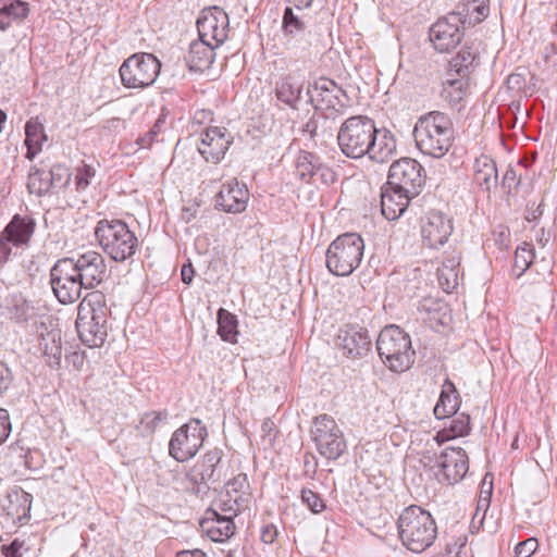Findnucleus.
I'll use <instances>...</instances> for the list:
<instances>
[{
    "mask_svg": "<svg viewBox=\"0 0 557 557\" xmlns=\"http://www.w3.org/2000/svg\"><path fill=\"white\" fill-rule=\"evenodd\" d=\"M453 233V223L442 212H430L421 221L422 242L429 248L443 246Z\"/></svg>",
    "mask_w": 557,
    "mask_h": 557,
    "instance_id": "aec40b11",
    "label": "nucleus"
},
{
    "mask_svg": "<svg viewBox=\"0 0 557 557\" xmlns=\"http://www.w3.org/2000/svg\"><path fill=\"white\" fill-rule=\"evenodd\" d=\"M442 309V302L433 298H424L420 301L418 310L420 313L434 314Z\"/></svg>",
    "mask_w": 557,
    "mask_h": 557,
    "instance_id": "6e6d98bb",
    "label": "nucleus"
},
{
    "mask_svg": "<svg viewBox=\"0 0 557 557\" xmlns=\"http://www.w3.org/2000/svg\"><path fill=\"white\" fill-rule=\"evenodd\" d=\"M248 482L246 474H238L233 480L228 481L225 486V497L237 498L238 502L247 506L248 502Z\"/></svg>",
    "mask_w": 557,
    "mask_h": 557,
    "instance_id": "ea45409f",
    "label": "nucleus"
},
{
    "mask_svg": "<svg viewBox=\"0 0 557 557\" xmlns=\"http://www.w3.org/2000/svg\"><path fill=\"white\" fill-rule=\"evenodd\" d=\"M45 320H49V318L41 317L40 321L35 322L36 333L40 338V346H44L45 349H48L47 338L45 337V332H47L48 337H50L53 342L55 341L57 333L48 332L47 323Z\"/></svg>",
    "mask_w": 557,
    "mask_h": 557,
    "instance_id": "603ef678",
    "label": "nucleus"
},
{
    "mask_svg": "<svg viewBox=\"0 0 557 557\" xmlns=\"http://www.w3.org/2000/svg\"><path fill=\"white\" fill-rule=\"evenodd\" d=\"M474 184L485 193L497 187L498 173L495 161L485 154L478 157L473 164Z\"/></svg>",
    "mask_w": 557,
    "mask_h": 557,
    "instance_id": "393cba45",
    "label": "nucleus"
},
{
    "mask_svg": "<svg viewBox=\"0 0 557 557\" xmlns=\"http://www.w3.org/2000/svg\"><path fill=\"white\" fill-rule=\"evenodd\" d=\"M277 529L273 524H267L261 530V541L265 544H272L277 537Z\"/></svg>",
    "mask_w": 557,
    "mask_h": 557,
    "instance_id": "052dcab7",
    "label": "nucleus"
},
{
    "mask_svg": "<svg viewBox=\"0 0 557 557\" xmlns=\"http://www.w3.org/2000/svg\"><path fill=\"white\" fill-rule=\"evenodd\" d=\"M396 151V140L393 134L386 129L379 131L370 138L368 156L372 161L384 163Z\"/></svg>",
    "mask_w": 557,
    "mask_h": 557,
    "instance_id": "c85d7f7f",
    "label": "nucleus"
},
{
    "mask_svg": "<svg viewBox=\"0 0 557 557\" xmlns=\"http://www.w3.org/2000/svg\"><path fill=\"white\" fill-rule=\"evenodd\" d=\"M74 262L73 270L76 275H72V283L79 282L81 286L92 288L96 284L100 283L101 274L103 272V258L100 253L94 250L77 253V258L72 257Z\"/></svg>",
    "mask_w": 557,
    "mask_h": 557,
    "instance_id": "a211bd4d",
    "label": "nucleus"
},
{
    "mask_svg": "<svg viewBox=\"0 0 557 557\" xmlns=\"http://www.w3.org/2000/svg\"><path fill=\"white\" fill-rule=\"evenodd\" d=\"M534 259V252L532 245L524 243L522 246L517 247L515 252V270L518 271V275L524 273L532 264Z\"/></svg>",
    "mask_w": 557,
    "mask_h": 557,
    "instance_id": "a19ab883",
    "label": "nucleus"
},
{
    "mask_svg": "<svg viewBox=\"0 0 557 557\" xmlns=\"http://www.w3.org/2000/svg\"><path fill=\"white\" fill-rule=\"evenodd\" d=\"M543 213L542 205L540 203L534 210L529 211L525 216L528 221H535Z\"/></svg>",
    "mask_w": 557,
    "mask_h": 557,
    "instance_id": "338daca9",
    "label": "nucleus"
},
{
    "mask_svg": "<svg viewBox=\"0 0 557 557\" xmlns=\"http://www.w3.org/2000/svg\"><path fill=\"white\" fill-rule=\"evenodd\" d=\"M443 95L449 102L458 103L465 95L462 81H447V84L444 86Z\"/></svg>",
    "mask_w": 557,
    "mask_h": 557,
    "instance_id": "09e8293b",
    "label": "nucleus"
},
{
    "mask_svg": "<svg viewBox=\"0 0 557 557\" xmlns=\"http://www.w3.org/2000/svg\"><path fill=\"white\" fill-rule=\"evenodd\" d=\"M283 28L286 34L296 35L305 29L304 21L287 7L283 15Z\"/></svg>",
    "mask_w": 557,
    "mask_h": 557,
    "instance_id": "c03bdc74",
    "label": "nucleus"
},
{
    "mask_svg": "<svg viewBox=\"0 0 557 557\" xmlns=\"http://www.w3.org/2000/svg\"><path fill=\"white\" fill-rule=\"evenodd\" d=\"M11 432V422L8 410L0 408V445L8 438Z\"/></svg>",
    "mask_w": 557,
    "mask_h": 557,
    "instance_id": "5fc2aeb1",
    "label": "nucleus"
},
{
    "mask_svg": "<svg viewBox=\"0 0 557 557\" xmlns=\"http://www.w3.org/2000/svg\"><path fill=\"white\" fill-rule=\"evenodd\" d=\"M95 176V170L90 165L83 164L76 169L75 185L78 191H83Z\"/></svg>",
    "mask_w": 557,
    "mask_h": 557,
    "instance_id": "8fccbe9b",
    "label": "nucleus"
},
{
    "mask_svg": "<svg viewBox=\"0 0 557 557\" xmlns=\"http://www.w3.org/2000/svg\"><path fill=\"white\" fill-rule=\"evenodd\" d=\"M218 46L202 39L193 41L189 45L188 54L185 57L190 71L205 72L209 70L214 61V49Z\"/></svg>",
    "mask_w": 557,
    "mask_h": 557,
    "instance_id": "a878e982",
    "label": "nucleus"
},
{
    "mask_svg": "<svg viewBox=\"0 0 557 557\" xmlns=\"http://www.w3.org/2000/svg\"><path fill=\"white\" fill-rule=\"evenodd\" d=\"M459 276L460 255L456 251L446 253L437 270L440 286L444 292L450 293L458 286Z\"/></svg>",
    "mask_w": 557,
    "mask_h": 557,
    "instance_id": "cd10ccee",
    "label": "nucleus"
},
{
    "mask_svg": "<svg viewBox=\"0 0 557 557\" xmlns=\"http://www.w3.org/2000/svg\"><path fill=\"white\" fill-rule=\"evenodd\" d=\"M194 269L191 264H184L181 269L182 281L185 284H190L194 277Z\"/></svg>",
    "mask_w": 557,
    "mask_h": 557,
    "instance_id": "0e129e2a",
    "label": "nucleus"
},
{
    "mask_svg": "<svg viewBox=\"0 0 557 557\" xmlns=\"http://www.w3.org/2000/svg\"><path fill=\"white\" fill-rule=\"evenodd\" d=\"M13 375L11 370L0 360V395H2L12 384Z\"/></svg>",
    "mask_w": 557,
    "mask_h": 557,
    "instance_id": "864d4df0",
    "label": "nucleus"
},
{
    "mask_svg": "<svg viewBox=\"0 0 557 557\" xmlns=\"http://www.w3.org/2000/svg\"><path fill=\"white\" fill-rule=\"evenodd\" d=\"M503 188L510 194L513 188L519 185V180L517 178V173L512 168H509L503 177Z\"/></svg>",
    "mask_w": 557,
    "mask_h": 557,
    "instance_id": "13d9d810",
    "label": "nucleus"
},
{
    "mask_svg": "<svg viewBox=\"0 0 557 557\" xmlns=\"http://www.w3.org/2000/svg\"><path fill=\"white\" fill-rule=\"evenodd\" d=\"M232 140L225 128L212 126L201 134L199 153L207 162L219 163L225 156Z\"/></svg>",
    "mask_w": 557,
    "mask_h": 557,
    "instance_id": "412c9836",
    "label": "nucleus"
},
{
    "mask_svg": "<svg viewBox=\"0 0 557 557\" xmlns=\"http://www.w3.org/2000/svg\"><path fill=\"white\" fill-rule=\"evenodd\" d=\"M311 437L319 454L329 460L338 459L347 448L343 431L334 418L325 413L314 418Z\"/></svg>",
    "mask_w": 557,
    "mask_h": 557,
    "instance_id": "0eeeda50",
    "label": "nucleus"
},
{
    "mask_svg": "<svg viewBox=\"0 0 557 557\" xmlns=\"http://www.w3.org/2000/svg\"><path fill=\"white\" fill-rule=\"evenodd\" d=\"M463 25L465 21L460 13L451 12L438 18L429 30L430 41L434 49L445 53L456 48L465 35Z\"/></svg>",
    "mask_w": 557,
    "mask_h": 557,
    "instance_id": "9b49d317",
    "label": "nucleus"
},
{
    "mask_svg": "<svg viewBox=\"0 0 557 557\" xmlns=\"http://www.w3.org/2000/svg\"><path fill=\"white\" fill-rule=\"evenodd\" d=\"M29 494L26 492L15 493L9 496V505L7 506L8 516L12 519H18L27 516L30 509Z\"/></svg>",
    "mask_w": 557,
    "mask_h": 557,
    "instance_id": "58836bf2",
    "label": "nucleus"
},
{
    "mask_svg": "<svg viewBox=\"0 0 557 557\" xmlns=\"http://www.w3.org/2000/svg\"><path fill=\"white\" fill-rule=\"evenodd\" d=\"M289 1L298 10L308 8L312 3V0H289Z\"/></svg>",
    "mask_w": 557,
    "mask_h": 557,
    "instance_id": "774afa93",
    "label": "nucleus"
},
{
    "mask_svg": "<svg viewBox=\"0 0 557 557\" xmlns=\"http://www.w3.org/2000/svg\"><path fill=\"white\" fill-rule=\"evenodd\" d=\"M386 183L404 193L419 195L425 183L424 169L414 159L401 158L389 166Z\"/></svg>",
    "mask_w": 557,
    "mask_h": 557,
    "instance_id": "f8f14e48",
    "label": "nucleus"
},
{
    "mask_svg": "<svg viewBox=\"0 0 557 557\" xmlns=\"http://www.w3.org/2000/svg\"><path fill=\"white\" fill-rule=\"evenodd\" d=\"M60 169V166L52 169L50 173H45L39 170L30 172L27 182L29 193L37 196H41L47 193L50 187L61 181L62 175L55 173V171Z\"/></svg>",
    "mask_w": 557,
    "mask_h": 557,
    "instance_id": "f704fd0d",
    "label": "nucleus"
},
{
    "mask_svg": "<svg viewBox=\"0 0 557 557\" xmlns=\"http://www.w3.org/2000/svg\"><path fill=\"white\" fill-rule=\"evenodd\" d=\"M222 450L214 448L209 450L188 471L187 479L195 485L196 494L205 493L211 484L219 482L223 476Z\"/></svg>",
    "mask_w": 557,
    "mask_h": 557,
    "instance_id": "ddd939ff",
    "label": "nucleus"
},
{
    "mask_svg": "<svg viewBox=\"0 0 557 557\" xmlns=\"http://www.w3.org/2000/svg\"><path fill=\"white\" fill-rule=\"evenodd\" d=\"M50 283L54 296L62 305L70 304V259L57 261L50 271Z\"/></svg>",
    "mask_w": 557,
    "mask_h": 557,
    "instance_id": "bb28decb",
    "label": "nucleus"
},
{
    "mask_svg": "<svg viewBox=\"0 0 557 557\" xmlns=\"http://www.w3.org/2000/svg\"><path fill=\"white\" fill-rule=\"evenodd\" d=\"M301 500L313 513H320L325 509L322 497L310 488L301 491Z\"/></svg>",
    "mask_w": 557,
    "mask_h": 557,
    "instance_id": "de8ad7c7",
    "label": "nucleus"
},
{
    "mask_svg": "<svg viewBox=\"0 0 557 557\" xmlns=\"http://www.w3.org/2000/svg\"><path fill=\"white\" fill-rule=\"evenodd\" d=\"M236 497H239L238 495ZM246 505L238 502V498L225 497V494L221 497V499L216 503L218 511H220L223 516H231L234 518L240 512Z\"/></svg>",
    "mask_w": 557,
    "mask_h": 557,
    "instance_id": "a18cd8bd",
    "label": "nucleus"
},
{
    "mask_svg": "<svg viewBox=\"0 0 557 557\" xmlns=\"http://www.w3.org/2000/svg\"><path fill=\"white\" fill-rule=\"evenodd\" d=\"M25 135V145L27 148L26 157L32 160L42 150V145L48 138L45 134L44 125L37 117H32L27 121Z\"/></svg>",
    "mask_w": 557,
    "mask_h": 557,
    "instance_id": "72a5a7b5",
    "label": "nucleus"
},
{
    "mask_svg": "<svg viewBox=\"0 0 557 557\" xmlns=\"http://www.w3.org/2000/svg\"><path fill=\"white\" fill-rule=\"evenodd\" d=\"M331 91H333L334 99L336 104L344 106L342 97L347 98L346 91L338 86L333 79H331Z\"/></svg>",
    "mask_w": 557,
    "mask_h": 557,
    "instance_id": "680f3d73",
    "label": "nucleus"
},
{
    "mask_svg": "<svg viewBox=\"0 0 557 557\" xmlns=\"http://www.w3.org/2000/svg\"><path fill=\"white\" fill-rule=\"evenodd\" d=\"M82 228H87L98 239L103 251L114 261H125L133 257L138 248V239L122 220H101L96 226L88 213L82 219Z\"/></svg>",
    "mask_w": 557,
    "mask_h": 557,
    "instance_id": "f257e3e1",
    "label": "nucleus"
},
{
    "mask_svg": "<svg viewBox=\"0 0 557 557\" xmlns=\"http://www.w3.org/2000/svg\"><path fill=\"white\" fill-rule=\"evenodd\" d=\"M1 550L5 557H23L30 550V544L26 539L15 537L9 545H3Z\"/></svg>",
    "mask_w": 557,
    "mask_h": 557,
    "instance_id": "49530a36",
    "label": "nucleus"
},
{
    "mask_svg": "<svg viewBox=\"0 0 557 557\" xmlns=\"http://www.w3.org/2000/svg\"><path fill=\"white\" fill-rule=\"evenodd\" d=\"M479 59V50L474 44L466 42L450 61V69L458 75L465 76L469 69Z\"/></svg>",
    "mask_w": 557,
    "mask_h": 557,
    "instance_id": "c9c22d12",
    "label": "nucleus"
},
{
    "mask_svg": "<svg viewBox=\"0 0 557 557\" xmlns=\"http://www.w3.org/2000/svg\"><path fill=\"white\" fill-rule=\"evenodd\" d=\"M218 333L223 341L235 342L237 335V320L236 317L227 310L221 308L218 311Z\"/></svg>",
    "mask_w": 557,
    "mask_h": 557,
    "instance_id": "4c0bfd02",
    "label": "nucleus"
},
{
    "mask_svg": "<svg viewBox=\"0 0 557 557\" xmlns=\"http://www.w3.org/2000/svg\"><path fill=\"white\" fill-rule=\"evenodd\" d=\"M12 319L16 322H26L34 317V307L24 298H15L11 307Z\"/></svg>",
    "mask_w": 557,
    "mask_h": 557,
    "instance_id": "37998d69",
    "label": "nucleus"
},
{
    "mask_svg": "<svg viewBox=\"0 0 557 557\" xmlns=\"http://www.w3.org/2000/svg\"><path fill=\"white\" fill-rule=\"evenodd\" d=\"M249 200V191L245 184L233 180L224 184L216 196V206L230 213L243 212Z\"/></svg>",
    "mask_w": 557,
    "mask_h": 557,
    "instance_id": "4be33fe9",
    "label": "nucleus"
},
{
    "mask_svg": "<svg viewBox=\"0 0 557 557\" xmlns=\"http://www.w3.org/2000/svg\"><path fill=\"white\" fill-rule=\"evenodd\" d=\"M416 195L404 193L403 189L386 183L381 193V210L387 220L398 219L407 209L410 199Z\"/></svg>",
    "mask_w": 557,
    "mask_h": 557,
    "instance_id": "b1692460",
    "label": "nucleus"
},
{
    "mask_svg": "<svg viewBox=\"0 0 557 557\" xmlns=\"http://www.w3.org/2000/svg\"><path fill=\"white\" fill-rule=\"evenodd\" d=\"M207 436V428L199 419L193 418L173 433L169 454L176 461L185 462L196 456Z\"/></svg>",
    "mask_w": 557,
    "mask_h": 557,
    "instance_id": "1a4fd4ad",
    "label": "nucleus"
},
{
    "mask_svg": "<svg viewBox=\"0 0 557 557\" xmlns=\"http://www.w3.org/2000/svg\"><path fill=\"white\" fill-rule=\"evenodd\" d=\"M35 223L28 216L15 215L0 236V264L5 263L11 255V244H27L34 233Z\"/></svg>",
    "mask_w": 557,
    "mask_h": 557,
    "instance_id": "f3484780",
    "label": "nucleus"
},
{
    "mask_svg": "<svg viewBox=\"0 0 557 557\" xmlns=\"http://www.w3.org/2000/svg\"><path fill=\"white\" fill-rule=\"evenodd\" d=\"M302 91V83L295 76L287 74L275 83L276 98L290 108H296Z\"/></svg>",
    "mask_w": 557,
    "mask_h": 557,
    "instance_id": "7c9ffc66",
    "label": "nucleus"
},
{
    "mask_svg": "<svg viewBox=\"0 0 557 557\" xmlns=\"http://www.w3.org/2000/svg\"><path fill=\"white\" fill-rule=\"evenodd\" d=\"M168 419L166 411H150L143 414L137 429L145 434H152L161 422Z\"/></svg>",
    "mask_w": 557,
    "mask_h": 557,
    "instance_id": "79ce46f5",
    "label": "nucleus"
},
{
    "mask_svg": "<svg viewBox=\"0 0 557 557\" xmlns=\"http://www.w3.org/2000/svg\"><path fill=\"white\" fill-rule=\"evenodd\" d=\"M161 69L160 61L152 53H135L120 66V76L126 88H146L151 86Z\"/></svg>",
    "mask_w": 557,
    "mask_h": 557,
    "instance_id": "6e6552de",
    "label": "nucleus"
},
{
    "mask_svg": "<svg viewBox=\"0 0 557 557\" xmlns=\"http://www.w3.org/2000/svg\"><path fill=\"white\" fill-rule=\"evenodd\" d=\"M104 323L103 315L97 312L89 301L83 300L79 304L75 329L83 344L90 348L100 347L107 336Z\"/></svg>",
    "mask_w": 557,
    "mask_h": 557,
    "instance_id": "9d476101",
    "label": "nucleus"
},
{
    "mask_svg": "<svg viewBox=\"0 0 557 557\" xmlns=\"http://www.w3.org/2000/svg\"><path fill=\"white\" fill-rule=\"evenodd\" d=\"M377 133L375 122L367 115L346 119L337 132V144L344 156L350 159L363 158L370 146V138Z\"/></svg>",
    "mask_w": 557,
    "mask_h": 557,
    "instance_id": "423d86ee",
    "label": "nucleus"
},
{
    "mask_svg": "<svg viewBox=\"0 0 557 557\" xmlns=\"http://www.w3.org/2000/svg\"><path fill=\"white\" fill-rule=\"evenodd\" d=\"M177 557H207L200 549L183 550L177 554Z\"/></svg>",
    "mask_w": 557,
    "mask_h": 557,
    "instance_id": "69168bd1",
    "label": "nucleus"
},
{
    "mask_svg": "<svg viewBox=\"0 0 557 557\" xmlns=\"http://www.w3.org/2000/svg\"><path fill=\"white\" fill-rule=\"evenodd\" d=\"M470 431V417L466 413H460L451 419L448 428H445L437 433L441 441H448L454 437L465 436Z\"/></svg>",
    "mask_w": 557,
    "mask_h": 557,
    "instance_id": "e433bc0d",
    "label": "nucleus"
},
{
    "mask_svg": "<svg viewBox=\"0 0 557 557\" xmlns=\"http://www.w3.org/2000/svg\"><path fill=\"white\" fill-rule=\"evenodd\" d=\"M550 32L556 37V40L553 41L549 46H547L545 48L544 58L546 61L557 54V0H556L555 22L550 27Z\"/></svg>",
    "mask_w": 557,
    "mask_h": 557,
    "instance_id": "bf43d9fd",
    "label": "nucleus"
},
{
    "mask_svg": "<svg viewBox=\"0 0 557 557\" xmlns=\"http://www.w3.org/2000/svg\"><path fill=\"white\" fill-rule=\"evenodd\" d=\"M376 349L384 364L394 372L408 370L414 361L410 336L397 325L381 331Z\"/></svg>",
    "mask_w": 557,
    "mask_h": 557,
    "instance_id": "20e7f679",
    "label": "nucleus"
},
{
    "mask_svg": "<svg viewBox=\"0 0 557 557\" xmlns=\"http://www.w3.org/2000/svg\"><path fill=\"white\" fill-rule=\"evenodd\" d=\"M29 13L28 3L22 0H8L0 4V30L4 32L13 23L22 22Z\"/></svg>",
    "mask_w": 557,
    "mask_h": 557,
    "instance_id": "473e14b6",
    "label": "nucleus"
},
{
    "mask_svg": "<svg viewBox=\"0 0 557 557\" xmlns=\"http://www.w3.org/2000/svg\"><path fill=\"white\" fill-rule=\"evenodd\" d=\"M200 525L213 542H224L235 533L233 518L223 516L218 509H208Z\"/></svg>",
    "mask_w": 557,
    "mask_h": 557,
    "instance_id": "5701e85b",
    "label": "nucleus"
},
{
    "mask_svg": "<svg viewBox=\"0 0 557 557\" xmlns=\"http://www.w3.org/2000/svg\"><path fill=\"white\" fill-rule=\"evenodd\" d=\"M523 77L520 74H510L507 78V84L510 89L520 90L523 85Z\"/></svg>",
    "mask_w": 557,
    "mask_h": 557,
    "instance_id": "e2e57ef3",
    "label": "nucleus"
},
{
    "mask_svg": "<svg viewBox=\"0 0 557 557\" xmlns=\"http://www.w3.org/2000/svg\"><path fill=\"white\" fill-rule=\"evenodd\" d=\"M397 529L403 545L413 553L429 548L437 534L431 513L416 505L403 510L397 520Z\"/></svg>",
    "mask_w": 557,
    "mask_h": 557,
    "instance_id": "7ed1b4c3",
    "label": "nucleus"
},
{
    "mask_svg": "<svg viewBox=\"0 0 557 557\" xmlns=\"http://www.w3.org/2000/svg\"><path fill=\"white\" fill-rule=\"evenodd\" d=\"M363 251L364 243L359 234L339 235L326 250V267L334 275L348 276L360 265Z\"/></svg>",
    "mask_w": 557,
    "mask_h": 557,
    "instance_id": "39448f33",
    "label": "nucleus"
},
{
    "mask_svg": "<svg viewBox=\"0 0 557 557\" xmlns=\"http://www.w3.org/2000/svg\"><path fill=\"white\" fill-rule=\"evenodd\" d=\"M337 345L350 359H359L371 350V338L367 329L360 325H346L337 335Z\"/></svg>",
    "mask_w": 557,
    "mask_h": 557,
    "instance_id": "6ab92c4d",
    "label": "nucleus"
},
{
    "mask_svg": "<svg viewBox=\"0 0 557 557\" xmlns=\"http://www.w3.org/2000/svg\"><path fill=\"white\" fill-rule=\"evenodd\" d=\"M440 471L436 473L441 482L455 484L462 480L469 470V458L465 449L447 447L437 458Z\"/></svg>",
    "mask_w": 557,
    "mask_h": 557,
    "instance_id": "2eb2a0df",
    "label": "nucleus"
},
{
    "mask_svg": "<svg viewBox=\"0 0 557 557\" xmlns=\"http://www.w3.org/2000/svg\"><path fill=\"white\" fill-rule=\"evenodd\" d=\"M302 132L309 136V138L314 139L317 137H324L325 131H319V120L315 117H311L305 124Z\"/></svg>",
    "mask_w": 557,
    "mask_h": 557,
    "instance_id": "4d7b16f0",
    "label": "nucleus"
},
{
    "mask_svg": "<svg viewBox=\"0 0 557 557\" xmlns=\"http://www.w3.org/2000/svg\"><path fill=\"white\" fill-rule=\"evenodd\" d=\"M295 168L296 175L308 183L329 185L336 180L335 172L322 163L319 156L309 151H299Z\"/></svg>",
    "mask_w": 557,
    "mask_h": 557,
    "instance_id": "dca6fc26",
    "label": "nucleus"
},
{
    "mask_svg": "<svg viewBox=\"0 0 557 557\" xmlns=\"http://www.w3.org/2000/svg\"><path fill=\"white\" fill-rule=\"evenodd\" d=\"M459 408V395L455 384L446 379L442 386V392L434 407V416L437 419L450 417L457 412Z\"/></svg>",
    "mask_w": 557,
    "mask_h": 557,
    "instance_id": "c756f323",
    "label": "nucleus"
},
{
    "mask_svg": "<svg viewBox=\"0 0 557 557\" xmlns=\"http://www.w3.org/2000/svg\"><path fill=\"white\" fill-rule=\"evenodd\" d=\"M228 15L219 7L205 9L197 21L199 39L220 47L227 38Z\"/></svg>",
    "mask_w": 557,
    "mask_h": 557,
    "instance_id": "4468645a",
    "label": "nucleus"
},
{
    "mask_svg": "<svg viewBox=\"0 0 557 557\" xmlns=\"http://www.w3.org/2000/svg\"><path fill=\"white\" fill-rule=\"evenodd\" d=\"M330 85V78L321 77L308 88L309 101L315 110L335 108L336 101Z\"/></svg>",
    "mask_w": 557,
    "mask_h": 557,
    "instance_id": "2f4dec72",
    "label": "nucleus"
},
{
    "mask_svg": "<svg viewBox=\"0 0 557 557\" xmlns=\"http://www.w3.org/2000/svg\"><path fill=\"white\" fill-rule=\"evenodd\" d=\"M454 124L449 115L432 111L420 116L413 128L417 148L433 158L444 157L454 140Z\"/></svg>",
    "mask_w": 557,
    "mask_h": 557,
    "instance_id": "f03ea898",
    "label": "nucleus"
},
{
    "mask_svg": "<svg viewBox=\"0 0 557 557\" xmlns=\"http://www.w3.org/2000/svg\"><path fill=\"white\" fill-rule=\"evenodd\" d=\"M539 543L534 537H530L523 542H520L516 548V557H531L537 549Z\"/></svg>",
    "mask_w": 557,
    "mask_h": 557,
    "instance_id": "3c124183",
    "label": "nucleus"
}]
</instances>
